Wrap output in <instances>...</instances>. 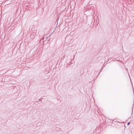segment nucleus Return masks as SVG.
<instances>
[{
    "mask_svg": "<svg viewBox=\"0 0 134 134\" xmlns=\"http://www.w3.org/2000/svg\"><path fill=\"white\" fill-rule=\"evenodd\" d=\"M130 123V122H128L127 124V125H129V124Z\"/></svg>",
    "mask_w": 134,
    "mask_h": 134,
    "instance_id": "obj_2",
    "label": "nucleus"
},
{
    "mask_svg": "<svg viewBox=\"0 0 134 134\" xmlns=\"http://www.w3.org/2000/svg\"><path fill=\"white\" fill-rule=\"evenodd\" d=\"M111 58H109L108 59V60H110L111 59Z\"/></svg>",
    "mask_w": 134,
    "mask_h": 134,
    "instance_id": "obj_1",
    "label": "nucleus"
},
{
    "mask_svg": "<svg viewBox=\"0 0 134 134\" xmlns=\"http://www.w3.org/2000/svg\"><path fill=\"white\" fill-rule=\"evenodd\" d=\"M132 112H133V110L132 111Z\"/></svg>",
    "mask_w": 134,
    "mask_h": 134,
    "instance_id": "obj_5",
    "label": "nucleus"
},
{
    "mask_svg": "<svg viewBox=\"0 0 134 134\" xmlns=\"http://www.w3.org/2000/svg\"><path fill=\"white\" fill-rule=\"evenodd\" d=\"M133 109V106L132 107V110Z\"/></svg>",
    "mask_w": 134,
    "mask_h": 134,
    "instance_id": "obj_3",
    "label": "nucleus"
},
{
    "mask_svg": "<svg viewBox=\"0 0 134 134\" xmlns=\"http://www.w3.org/2000/svg\"><path fill=\"white\" fill-rule=\"evenodd\" d=\"M131 83H132L131 81Z\"/></svg>",
    "mask_w": 134,
    "mask_h": 134,
    "instance_id": "obj_4",
    "label": "nucleus"
}]
</instances>
